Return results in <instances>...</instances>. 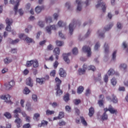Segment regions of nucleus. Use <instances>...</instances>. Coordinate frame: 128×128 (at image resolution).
I'll use <instances>...</instances> for the list:
<instances>
[{
  "mask_svg": "<svg viewBox=\"0 0 128 128\" xmlns=\"http://www.w3.org/2000/svg\"><path fill=\"white\" fill-rule=\"evenodd\" d=\"M13 112L14 114V118H17L15 120V123L16 124L17 128H20V126H22V119L18 118V116H20L18 114L22 112V109H20V108H18L15 110H14Z\"/></svg>",
  "mask_w": 128,
  "mask_h": 128,
  "instance_id": "obj_1",
  "label": "nucleus"
},
{
  "mask_svg": "<svg viewBox=\"0 0 128 128\" xmlns=\"http://www.w3.org/2000/svg\"><path fill=\"white\" fill-rule=\"evenodd\" d=\"M56 82H57L56 88V96H60L62 94V91L60 89V84H62V80L58 77H56L55 78Z\"/></svg>",
  "mask_w": 128,
  "mask_h": 128,
  "instance_id": "obj_2",
  "label": "nucleus"
},
{
  "mask_svg": "<svg viewBox=\"0 0 128 128\" xmlns=\"http://www.w3.org/2000/svg\"><path fill=\"white\" fill-rule=\"evenodd\" d=\"M6 22L7 24L6 27V30L7 32H12V27H10V26L12 24V19H10L8 18H7L6 20Z\"/></svg>",
  "mask_w": 128,
  "mask_h": 128,
  "instance_id": "obj_3",
  "label": "nucleus"
},
{
  "mask_svg": "<svg viewBox=\"0 0 128 128\" xmlns=\"http://www.w3.org/2000/svg\"><path fill=\"white\" fill-rule=\"evenodd\" d=\"M102 0H98V4L96 6V8H102V10L103 12H106V3L102 2Z\"/></svg>",
  "mask_w": 128,
  "mask_h": 128,
  "instance_id": "obj_4",
  "label": "nucleus"
},
{
  "mask_svg": "<svg viewBox=\"0 0 128 128\" xmlns=\"http://www.w3.org/2000/svg\"><path fill=\"white\" fill-rule=\"evenodd\" d=\"M77 24H78V22L75 20H73L72 23H70L69 24L70 34L71 36L72 34V32H74V28L75 26H77Z\"/></svg>",
  "mask_w": 128,
  "mask_h": 128,
  "instance_id": "obj_5",
  "label": "nucleus"
},
{
  "mask_svg": "<svg viewBox=\"0 0 128 128\" xmlns=\"http://www.w3.org/2000/svg\"><path fill=\"white\" fill-rule=\"evenodd\" d=\"M0 99L1 100H4L7 104H12V100H10V94L7 95H2L0 96Z\"/></svg>",
  "mask_w": 128,
  "mask_h": 128,
  "instance_id": "obj_6",
  "label": "nucleus"
},
{
  "mask_svg": "<svg viewBox=\"0 0 128 128\" xmlns=\"http://www.w3.org/2000/svg\"><path fill=\"white\" fill-rule=\"evenodd\" d=\"M50 80V76L48 75H46L44 78H36V82L40 84H42L44 83L46 80Z\"/></svg>",
  "mask_w": 128,
  "mask_h": 128,
  "instance_id": "obj_7",
  "label": "nucleus"
},
{
  "mask_svg": "<svg viewBox=\"0 0 128 128\" xmlns=\"http://www.w3.org/2000/svg\"><path fill=\"white\" fill-rule=\"evenodd\" d=\"M82 50L84 52H87V56H88V58H90V56H92V49L90 48V46H83Z\"/></svg>",
  "mask_w": 128,
  "mask_h": 128,
  "instance_id": "obj_8",
  "label": "nucleus"
},
{
  "mask_svg": "<svg viewBox=\"0 0 128 128\" xmlns=\"http://www.w3.org/2000/svg\"><path fill=\"white\" fill-rule=\"evenodd\" d=\"M99 98H102L98 101V104L100 106H104V96L102 94H100L99 96Z\"/></svg>",
  "mask_w": 128,
  "mask_h": 128,
  "instance_id": "obj_9",
  "label": "nucleus"
},
{
  "mask_svg": "<svg viewBox=\"0 0 128 128\" xmlns=\"http://www.w3.org/2000/svg\"><path fill=\"white\" fill-rule=\"evenodd\" d=\"M59 75L60 78H66V72L64 68H60L59 70Z\"/></svg>",
  "mask_w": 128,
  "mask_h": 128,
  "instance_id": "obj_10",
  "label": "nucleus"
},
{
  "mask_svg": "<svg viewBox=\"0 0 128 128\" xmlns=\"http://www.w3.org/2000/svg\"><path fill=\"white\" fill-rule=\"evenodd\" d=\"M108 112H110V114H118V110L114 109L112 105H110L108 106Z\"/></svg>",
  "mask_w": 128,
  "mask_h": 128,
  "instance_id": "obj_11",
  "label": "nucleus"
},
{
  "mask_svg": "<svg viewBox=\"0 0 128 128\" xmlns=\"http://www.w3.org/2000/svg\"><path fill=\"white\" fill-rule=\"evenodd\" d=\"M52 30H56V25H52V26H48L47 27H46V32L48 34H52Z\"/></svg>",
  "mask_w": 128,
  "mask_h": 128,
  "instance_id": "obj_12",
  "label": "nucleus"
},
{
  "mask_svg": "<svg viewBox=\"0 0 128 128\" xmlns=\"http://www.w3.org/2000/svg\"><path fill=\"white\" fill-rule=\"evenodd\" d=\"M71 53L63 54L64 60L67 64H70V59H68V56H70Z\"/></svg>",
  "mask_w": 128,
  "mask_h": 128,
  "instance_id": "obj_13",
  "label": "nucleus"
},
{
  "mask_svg": "<svg viewBox=\"0 0 128 128\" xmlns=\"http://www.w3.org/2000/svg\"><path fill=\"white\" fill-rule=\"evenodd\" d=\"M54 55L56 56V59L58 60V54H60V48H55L54 50Z\"/></svg>",
  "mask_w": 128,
  "mask_h": 128,
  "instance_id": "obj_14",
  "label": "nucleus"
},
{
  "mask_svg": "<svg viewBox=\"0 0 128 128\" xmlns=\"http://www.w3.org/2000/svg\"><path fill=\"white\" fill-rule=\"evenodd\" d=\"M15 84H16L14 83V81L11 80L10 82H8V84H6L5 86H6V88L10 90V88H12V86H14Z\"/></svg>",
  "mask_w": 128,
  "mask_h": 128,
  "instance_id": "obj_15",
  "label": "nucleus"
},
{
  "mask_svg": "<svg viewBox=\"0 0 128 128\" xmlns=\"http://www.w3.org/2000/svg\"><path fill=\"white\" fill-rule=\"evenodd\" d=\"M76 4H77L78 6H77V9L76 10L78 12H80V10H82V6L80 4H82V0H76Z\"/></svg>",
  "mask_w": 128,
  "mask_h": 128,
  "instance_id": "obj_16",
  "label": "nucleus"
},
{
  "mask_svg": "<svg viewBox=\"0 0 128 128\" xmlns=\"http://www.w3.org/2000/svg\"><path fill=\"white\" fill-rule=\"evenodd\" d=\"M94 108L91 107L89 108V112H88V116H90V118H92L94 116Z\"/></svg>",
  "mask_w": 128,
  "mask_h": 128,
  "instance_id": "obj_17",
  "label": "nucleus"
},
{
  "mask_svg": "<svg viewBox=\"0 0 128 128\" xmlns=\"http://www.w3.org/2000/svg\"><path fill=\"white\" fill-rule=\"evenodd\" d=\"M112 102L114 104H118V98H116V96L114 94H112Z\"/></svg>",
  "mask_w": 128,
  "mask_h": 128,
  "instance_id": "obj_18",
  "label": "nucleus"
},
{
  "mask_svg": "<svg viewBox=\"0 0 128 128\" xmlns=\"http://www.w3.org/2000/svg\"><path fill=\"white\" fill-rule=\"evenodd\" d=\"M26 84H27V86H30L31 88L32 86V78L29 77L26 79Z\"/></svg>",
  "mask_w": 128,
  "mask_h": 128,
  "instance_id": "obj_19",
  "label": "nucleus"
},
{
  "mask_svg": "<svg viewBox=\"0 0 128 128\" xmlns=\"http://www.w3.org/2000/svg\"><path fill=\"white\" fill-rule=\"evenodd\" d=\"M20 0H17L16 1V6L14 7V10L15 12V14H16V12H18V6H20Z\"/></svg>",
  "mask_w": 128,
  "mask_h": 128,
  "instance_id": "obj_20",
  "label": "nucleus"
},
{
  "mask_svg": "<svg viewBox=\"0 0 128 128\" xmlns=\"http://www.w3.org/2000/svg\"><path fill=\"white\" fill-rule=\"evenodd\" d=\"M63 100H64V102H68V100H70V94L67 93L66 94L64 98H63Z\"/></svg>",
  "mask_w": 128,
  "mask_h": 128,
  "instance_id": "obj_21",
  "label": "nucleus"
},
{
  "mask_svg": "<svg viewBox=\"0 0 128 128\" xmlns=\"http://www.w3.org/2000/svg\"><path fill=\"white\" fill-rule=\"evenodd\" d=\"M86 67L85 68H80L78 69V74L80 76H82V74H84V72H86Z\"/></svg>",
  "mask_w": 128,
  "mask_h": 128,
  "instance_id": "obj_22",
  "label": "nucleus"
},
{
  "mask_svg": "<svg viewBox=\"0 0 128 128\" xmlns=\"http://www.w3.org/2000/svg\"><path fill=\"white\" fill-rule=\"evenodd\" d=\"M44 10V6H42V7H40V6H38L36 7L35 10L36 12V14H40L42 10Z\"/></svg>",
  "mask_w": 128,
  "mask_h": 128,
  "instance_id": "obj_23",
  "label": "nucleus"
},
{
  "mask_svg": "<svg viewBox=\"0 0 128 128\" xmlns=\"http://www.w3.org/2000/svg\"><path fill=\"white\" fill-rule=\"evenodd\" d=\"M32 66L34 68H38V60L35 59L33 60Z\"/></svg>",
  "mask_w": 128,
  "mask_h": 128,
  "instance_id": "obj_24",
  "label": "nucleus"
},
{
  "mask_svg": "<svg viewBox=\"0 0 128 128\" xmlns=\"http://www.w3.org/2000/svg\"><path fill=\"white\" fill-rule=\"evenodd\" d=\"M48 121H46L44 120H43L42 121L41 124H38V126L41 128V126H48Z\"/></svg>",
  "mask_w": 128,
  "mask_h": 128,
  "instance_id": "obj_25",
  "label": "nucleus"
},
{
  "mask_svg": "<svg viewBox=\"0 0 128 128\" xmlns=\"http://www.w3.org/2000/svg\"><path fill=\"white\" fill-rule=\"evenodd\" d=\"M24 40L28 44H30V42L34 43V40H32V38L26 37Z\"/></svg>",
  "mask_w": 128,
  "mask_h": 128,
  "instance_id": "obj_26",
  "label": "nucleus"
},
{
  "mask_svg": "<svg viewBox=\"0 0 128 128\" xmlns=\"http://www.w3.org/2000/svg\"><path fill=\"white\" fill-rule=\"evenodd\" d=\"M80 120L82 124H84V126H88V123L86 122V121L84 118L83 116H80Z\"/></svg>",
  "mask_w": 128,
  "mask_h": 128,
  "instance_id": "obj_27",
  "label": "nucleus"
},
{
  "mask_svg": "<svg viewBox=\"0 0 128 128\" xmlns=\"http://www.w3.org/2000/svg\"><path fill=\"white\" fill-rule=\"evenodd\" d=\"M108 116L106 114V112H104V113L103 114L101 117V118L102 120H106L108 119Z\"/></svg>",
  "mask_w": 128,
  "mask_h": 128,
  "instance_id": "obj_28",
  "label": "nucleus"
},
{
  "mask_svg": "<svg viewBox=\"0 0 128 128\" xmlns=\"http://www.w3.org/2000/svg\"><path fill=\"white\" fill-rule=\"evenodd\" d=\"M84 88L83 86H80L78 88V90H77V92L78 94H82V92H84Z\"/></svg>",
  "mask_w": 128,
  "mask_h": 128,
  "instance_id": "obj_29",
  "label": "nucleus"
},
{
  "mask_svg": "<svg viewBox=\"0 0 128 128\" xmlns=\"http://www.w3.org/2000/svg\"><path fill=\"white\" fill-rule=\"evenodd\" d=\"M4 116L6 117V118H12V114L8 112H6L4 114Z\"/></svg>",
  "mask_w": 128,
  "mask_h": 128,
  "instance_id": "obj_30",
  "label": "nucleus"
},
{
  "mask_svg": "<svg viewBox=\"0 0 128 128\" xmlns=\"http://www.w3.org/2000/svg\"><path fill=\"white\" fill-rule=\"evenodd\" d=\"M54 114V110H46V116H51V114Z\"/></svg>",
  "mask_w": 128,
  "mask_h": 128,
  "instance_id": "obj_31",
  "label": "nucleus"
},
{
  "mask_svg": "<svg viewBox=\"0 0 128 128\" xmlns=\"http://www.w3.org/2000/svg\"><path fill=\"white\" fill-rule=\"evenodd\" d=\"M104 47L105 48L104 50L106 54H108L109 52L110 46H108V45L106 43H105Z\"/></svg>",
  "mask_w": 128,
  "mask_h": 128,
  "instance_id": "obj_32",
  "label": "nucleus"
},
{
  "mask_svg": "<svg viewBox=\"0 0 128 128\" xmlns=\"http://www.w3.org/2000/svg\"><path fill=\"white\" fill-rule=\"evenodd\" d=\"M46 22L47 24H50V22H52V18L50 16L46 18Z\"/></svg>",
  "mask_w": 128,
  "mask_h": 128,
  "instance_id": "obj_33",
  "label": "nucleus"
},
{
  "mask_svg": "<svg viewBox=\"0 0 128 128\" xmlns=\"http://www.w3.org/2000/svg\"><path fill=\"white\" fill-rule=\"evenodd\" d=\"M40 115L38 113H36L34 114L33 118L35 120H38V118H40Z\"/></svg>",
  "mask_w": 128,
  "mask_h": 128,
  "instance_id": "obj_34",
  "label": "nucleus"
},
{
  "mask_svg": "<svg viewBox=\"0 0 128 128\" xmlns=\"http://www.w3.org/2000/svg\"><path fill=\"white\" fill-rule=\"evenodd\" d=\"M88 68L89 70H92V72H94V70H96V66H94L92 65H90V66H88Z\"/></svg>",
  "mask_w": 128,
  "mask_h": 128,
  "instance_id": "obj_35",
  "label": "nucleus"
},
{
  "mask_svg": "<svg viewBox=\"0 0 128 128\" xmlns=\"http://www.w3.org/2000/svg\"><path fill=\"white\" fill-rule=\"evenodd\" d=\"M58 26H59L60 28H62L64 26H66V23H64L62 21H59L58 22Z\"/></svg>",
  "mask_w": 128,
  "mask_h": 128,
  "instance_id": "obj_36",
  "label": "nucleus"
},
{
  "mask_svg": "<svg viewBox=\"0 0 128 128\" xmlns=\"http://www.w3.org/2000/svg\"><path fill=\"white\" fill-rule=\"evenodd\" d=\"M32 64H34L33 60L27 61L26 63V66H27L28 68H30V66H32Z\"/></svg>",
  "mask_w": 128,
  "mask_h": 128,
  "instance_id": "obj_37",
  "label": "nucleus"
},
{
  "mask_svg": "<svg viewBox=\"0 0 128 128\" xmlns=\"http://www.w3.org/2000/svg\"><path fill=\"white\" fill-rule=\"evenodd\" d=\"M72 52L73 54H74V56H76V54H78V48H74L72 50Z\"/></svg>",
  "mask_w": 128,
  "mask_h": 128,
  "instance_id": "obj_38",
  "label": "nucleus"
},
{
  "mask_svg": "<svg viewBox=\"0 0 128 128\" xmlns=\"http://www.w3.org/2000/svg\"><path fill=\"white\" fill-rule=\"evenodd\" d=\"M23 92L24 94H28L30 92V89H28V88L26 87L24 88Z\"/></svg>",
  "mask_w": 128,
  "mask_h": 128,
  "instance_id": "obj_39",
  "label": "nucleus"
},
{
  "mask_svg": "<svg viewBox=\"0 0 128 128\" xmlns=\"http://www.w3.org/2000/svg\"><path fill=\"white\" fill-rule=\"evenodd\" d=\"M90 94H92V91L90 88H88L85 92V96H88Z\"/></svg>",
  "mask_w": 128,
  "mask_h": 128,
  "instance_id": "obj_40",
  "label": "nucleus"
},
{
  "mask_svg": "<svg viewBox=\"0 0 128 128\" xmlns=\"http://www.w3.org/2000/svg\"><path fill=\"white\" fill-rule=\"evenodd\" d=\"M114 26L113 24H110L109 26H107L106 27L104 28V30L106 32H108V30H110L111 28H112V26Z\"/></svg>",
  "mask_w": 128,
  "mask_h": 128,
  "instance_id": "obj_41",
  "label": "nucleus"
},
{
  "mask_svg": "<svg viewBox=\"0 0 128 128\" xmlns=\"http://www.w3.org/2000/svg\"><path fill=\"white\" fill-rule=\"evenodd\" d=\"M64 116V113L62 112H60L58 116V118L60 120V118H62Z\"/></svg>",
  "mask_w": 128,
  "mask_h": 128,
  "instance_id": "obj_42",
  "label": "nucleus"
},
{
  "mask_svg": "<svg viewBox=\"0 0 128 128\" xmlns=\"http://www.w3.org/2000/svg\"><path fill=\"white\" fill-rule=\"evenodd\" d=\"M128 68V66L124 64H121L120 66V69H122V70H126V68Z\"/></svg>",
  "mask_w": 128,
  "mask_h": 128,
  "instance_id": "obj_43",
  "label": "nucleus"
},
{
  "mask_svg": "<svg viewBox=\"0 0 128 128\" xmlns=\"http://www.w3.org/2000/svg\"><path fill=\"white\" fill-rule=\"evenodd\" d=\"M114 74V70L112 68H110V70L108 71V76H112Z\"/></svg>",
  "mask_w": 128,
  "mask_h": 128,
  "instance_id": "obj_44",
  "label": "nucleus"
},
{
  "mask_svg": "<svg viewBox=\"0 0 128 128\" xmlns=\"http://www.w3.org/2000/svg\"><path fill=\"white\" fill-rule=\"evenodd\" d=\"M56 44L58 46H62L64 44V42L60 41V40H56Z\"/></svg>",
  "mask_w": 128,
  "mask_h": 128,
  "instance_id": "obj_45",
  "label": "nucleus"
},
{
  "mask_svg": "<svg viewBox=\"0 0 128 128\" xmlns=\"http://www.w3.org/2000/svg\"><path fill=\"white\" fill-rule=\"evenodd\" d=\"M12 62V59H9L8 58H6L4 60V64H10V62Z\"/></svg>",
  "mask_w": 128,
  "mask_h": 128,
  "instance_id": "obj_46",
  "label": "nucleus"
},
{
  "mask_svg": "<svg viewBox=\"0 0 128 128\" xmlns=\"http://www.w3.org/2000/svg\"><path fill=\"white\" fill-rule=\"evenodd\" d=\"M111 84H112V86H116V79L114 78H113L111 80Z\"/></svg>",
  "mask_w": 128,
  "mask_h": 128,
  "instance_id": "obj_47",
  "label": "nucleus"
},
{
  "mask_svg": "<svg viewBox=\"0 0 128 128\" xmlns=\"http://www.w3.org/2000/svg\"><path fill=\"white\" fill-rule=\"evenodd\" d=\"M65 110L66 112H72V108L68 106H66L65 107Z\"/></svg>",
  "mask_w": 128,
  "mask_h": 128,
  "instance_id": "obj_48",
  "label": "nucleus"
},
{
  "mask_svg": "<svg viewBox=\"0 0 128 128\" xmlns=\"http://www.w3.org/2000/svg\"><path fill=\"white\" fill-rule=\"evenodd\" d=\"M74 102L76 106H78L79 104H80V100L76 99L74 100Z\"/></svg>",
  "mask_w": 128,
  "mask_h": 128,
  "instance_id": "obj_49",
  "label": "nucleus"
},
{
  "mask_svg": "<svg viewBox=\"0 0 128 128\" xmlns=\"http://www.w3.org/2000/svg\"><path fill=\"white\" fill-rule=\"evenodd\" d=\"M100 46V42H98L96 43L94 49L95 50H98V48Z\"/></svg>",
  "mask_w": 128,
  "mask_h": 128,
  "instance_id": "obj_50",
  "label": "nucleus"
},
{
  "mask_svg": "<svg viewBox=\"0 0 128 128\" xmlns=\"http://www.w3.org/2000/svg\"><path fill=\"white\" fill-rule=\"evenodd\" d=\"M116 50H115L113 54H112V60H116Z\"/></svg>",
  "mask_w": 128,
  "mask_h": 128,
  "instance_id": "obj_51",
  "label": "nucleus"
},
{
  "mask_svg": "<svg viewBox=\"0 0 128 128\" xmlns=\"http://www.w3.org/2000/svg\"><path fill=\"white\" fill-rule=\"evenodd\" d=\"M46 60L53 62L54 61V56H51L49 58H46Z\"/></svg>",
  "mask_w": 128,
  "mask_h": 128,
  "instance_id": "obj_52",
  "label": "nucleus"
},
{
  "mask_svg": "<svg viewBox=\"0 0 128 128\" xmlns=\"http://www.w3.org/2000/svg\"><path fill=\"white\" fill-rule=\"evenodd\" d=\"M38 24L40 28H44V22L40 21L38 22Z\"/></svg>",
  "mask_w": 128,
  "mask_h": 128,
  "instance_id": "obj_53",
  "label": "nucleus"
},
{
  "mask_svg": "<svg viewBox=\"0 0 128 128\" xmlns=\"http://www.w3.org/2000/svg\"><path fill=\"white\" fill-rule=\"evenodd\" d=\"M50 104L52 108H56L58 106V103L56 102H54L53 103L50 102Z\"/></svg>",
  "mask_w": 128,
  "mask_h": 128,
  "instance_id": "obj_54",
  "label": "nucleus"
},
{
  "mask_svg": "<svg viewBox=\"0 0 128 128\" xmlns=\"http://www.w3.org/2000/svg\"><path fill=\"white\" fill-rule=\"evenodd\" d=\"M23 128H32L30 124H26L23 126Z\"/></svg>",
  "mask_w": 128,
  "mask_h": 128,
  "instance_id": "obj_55",
  "label": "nucleus"
},
{
  "mask_svg": "<svg viewBox=\"0 0 128 128\" xmlns=\"http://www.w3.org/2000/svg\"><path fill=\"white\" fill-rule=\"evenodd\" d=\"M32 98L34 102H36V100H38V96L36 94H33L32 96Z\"/></svg>",
  "mask_w": 128,
  "mask_h": 128,
  "instance_id": "obj_56",
  "label": "nucleus"
},
{
  "mask_svg": "<svg viewBox=\"0 0 128 128\" xmlns=\"http://www.w3.org/2000/svg\"><path fill=\"white\" fill-rule=\"evenodd\" d=\"M104 80L106 84L108 82V76L107 75V74L104 76Z\"/></svg>",
  "mask_w": 128,
  "mask_h": 128,
  "instance_id": "obj_57",
  "label": "nucleus"
},
{
  "mask_svg": "<svg viewBox=\"0 0 128 128\" xmlns=\"http://www.w3.org/2000/svg\"><path fill=\"white\" fill-rule=\"evenodd\" d=\"M18 42H20V40L16 39L12 41V44H18Z\"/></svg>",
  "mask_w": 128,
  "mask_h": 128,
  "instance_id": "obj_58",
  "label": "nucleus"
},
{
  "mask_svg": "<svg viewBox=\"0 0 128 128\" xmlns=\"http://www.w3.org/2000/svg\"><path fill=\"white\" fill-rule=\"evenodd\" d=\"M50 76H56V70H52L50 73Z\"/></svg>",
  "mask_w": 128,
  "mask_h": 128,
  "instance_id": "obj_59",
  "label": "nucleus"
},
{
  "mask_svg": "<svg viewBox=\"0 0 128 128\" xmlns=\"http://www.w3.org/2000/svg\"><path fill=\"white\" fill-rule=\"evenodd\" d=\"M58 61H56L54 63V68H58Z\"/></svg>",
  "mask_w": 128,
  "mask_h": 128,
  "instance_id": "obj_60",
  "label": "nucleus"
},
{
  "mask_svg": "<svg viewBox=\"0 0 128 128\" xmlns=\"http://www.w3.org/2000/svg\"><path fill=\"white\" fill-rule=\"evenodd\" d=\"M58 34L61 38H66V37L64 36L62 32H59Z\"/></svg>",
  "mask_w": 128,
  "mask_h": 128,
  "instance_id": "obj_61",
  "label": "nucleus"
},
{
  "mask_svg": "<svg viewBox=\"0 0 128 128\" xmlns=\"http://www.w3.org/2000/svg\"><path fill=\"white\" fill-rule=\"evenodd\" d=\"M19 38H20V40H24V34H20L19 35Z\"/></svg>",
  "mask_w": 128,
  "mask_h": 128,
  "instance_id": "obj_62",
  "label": "nucleus"
},
{
  "mask_svg": "<svg viewBox=\"0 0 128 128\" xmlns=\"http://www.w3.org/2000/svg\"><path fill=\"white\" fill-rule=\"evenodd\" d=\"M66 122L64 121H61L60 122H59V126H65Z\"/></svg>",
  "mask_w": 128,
  "mask_h": 128,
  "instance_id": "obj_63",
  "label": "nucleus"
},
{
  "mask_svg": "<svg viewBox=\"0 0 128 128\" xmlns=\"http://www.w3.org/2000/svg\"><path fill=\"white\" fill-rule=\"evenodd\" d=\"M47 48L48 50H52V45L50 44L48 46Z\"/></svg>",
  "mask_w": 128,
  "mask_h": 128,
  "instance_id": "obj_64",
  "label": "nucleus"
}]
</instances>
